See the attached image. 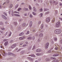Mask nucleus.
I'll use <instances>...</instances> for the list:
<instances>
[{"label":"nucleus","instance_id":"64","mask_svg":"<svg viewBox=\"0 0 62 62\" xmlns=\"http://www.w3.org/2000/svg\"><path fill=\"white\" fill-rule=\"evenodd\" d=\"M24 15V16H26V14H25Z\"/></svg>","mask_w":62,"mask_h":62},{"label":"nucleus","instance_id":"5","mask_svg":"<svg viewBox=\"0 0 62 62\" xmlns=\"http://www.w3.org/2000/svg\"><path fill=\"white\" fill-rule=\"evenodd\" d=\"M46 22L47 23H48L50 21V17H48L46 19Z\"/></svg>","mask_w":62,"mask_h":62},{"label":"nucleus","instance_id":"8","mask_svg":"<svg viewBox=\"0 0 62 62\" xmlns=\"http://www.w3.org/2000/svg\"><path fill=\"white\" fill-rule=\"evenodd\" d=\"M16 44H15L14 45H13L11 47V48H14V47H16Z\"/></svg>","mask_w":62,"mask_h":62},{"label":"nucleus","instance_id":"4","mask_svg":"<svg viewBox=\"0 0 62 62\" xmlns=\"http://www.w3.org/2000/svg\"><path fill=\"white\" fill-rule=\"evenodd\" d=\"M49 43H46L45 45V47L46 49H47L48 47Z\"/></svg>","mask_w":62,"mask_h":62},{"label":"nucleus","instance_id":"27","mask_svg":"<svg viewBox=\"0 0 62 62\" xmlns=\"http://www.w3.org/2000/svg\"><path fill=\"white\" fill-rule=\"evenodd\" d=\"M14 13H18V14H19V12H17L16 11H14Z\"/></svg>","mask_w":62,"mask_h":62},{"label":"nucleus","instance_id":"59","mask_svg":"<svg viewBox=\"0 0 62 62\" xmlns=\"http://www.w3.org/2000/svg\"><path fill=\"white\" fill-rule=\"evenodd\" d=\"M51 51L50 50H49V51H48L49 53H51Z\"/></svg>","mask_w":62,"mask_h":62},{"label":"nucleus","instance_id":"42","mask_svg":"<svg viewBox=\"0 0 62 62\" xmlns=\"http://www.w3.org/2000/svg\"><path fill=\"white\" fill-rule=\"evenodd\" d=\"M25 23H23V26H25Z\"/></svg>","mask_w":62,"mask_h":62},{"label":"nucleus","instance_id":"21","mask_svg":"<svg viewBox=\"0 0 62 62\" xmlns=\"http://www.w3.org/2000/svg\"><path fill=\"white\" fill-rule=\"evenodd\" d=\"M36 54L37 55L39 56V55H40V53H37Z\"/></svg>","mask_w":62,"mask_h":62},{"label":"nucleus","instance_id":"25","mask_svg":"<svg viewBox=\"0 0 62 62\" xmlns=\"http://www.w3.org/2000/svg\"><path fill=\"white\" fill-rule=\"evenodd\" d=\"M51 59H55V57H51Z\"/></svg>","mask_w":62,"mask_h":62},{"label":"nucleus","instance_id":"48","mask_svg":"<svg viewBox=\"0 0 62 62\" xmlns=\"http://www.w3.org/2000/svg\"><path fill=\"white\" fill-rule=\"evenodd\" d=\"M38 41L39 42V41H40V39H39L38 40Z\"/></svg>","mask_w":62,"mask_h":62},{"label":"nucleus","instance_id":"60","mask_svg":"<svg viewBox=\"0 0 62 62\" xmlns=\"http://www.w3.org/2000/svg\"><path fill=\"white\" fill-rule=\"evenodd\" d=\"M28 59H31V58H30V57H28Z\"/></svg>","mask_w":62,"mask_h":62},{"label":"nucleus","instance_id":"23","mask_svg":"<svg viewBox=\"0 0 62 62\" xmlns=\"http://www.w3.org/2000/svg\"><path fill=\"white\" fill-rule=\"evenodd\" d=\"M12 7V5L11 4L9 8H11Z\"/></svg>","mask_w":62,"mask_h":62},{"label":"nucleus","instance_id":"17","mask_svg":"<svg viewBox=\"0 0 62 62\" xmlns=\"http://www.w3.org/2000/svg\"><path fill=\"white\" fill-rule=\"evenodd\" d=\"M4 19H7V17L4 15H2Z\"/></svg>","mask_w":62,"mask_h":62},{"label":"nucleus","instance_id":"43","mask_svg":"<svg viewBox=\"0 0 62 62\" xmlns=\"http://www.w3.org/2000/svg\"><path fill=\"white\" fill-rule=\"evenodd\" d=\"M55 50H57V49H58V47H55Z\"/></svg>","mask_w":62,"mask_h":62},{"label":"nucleus","instance_id":"9","mask_svg":"<svg viewBox=\"0 0 62 62\" xmlns=\"http://www.w3.org/2000/svg\"><path fill=\"white\" fill-rule=\"evenodd\" d=\"M36 51L37 52H40V49H38L36 50Z\"/></svg>","mask_w":62,"mask_h":62},{"label":"nucleus","instance_id":"34","mask_svg":"<svg viewBox=\"0 0 62 62\" xmlns=\"http://www.w3.org/2000/svg\"><path fill=\"white\" fill-rule=\"evenodd\" d=\"M7 40H8L7 39H5L3 40V41H4V42H5V41H7Z\"/></svg>","mask_w":62,"mask_h":62},{"label":"nucleus","instance_id":"57","mask_svg":"<svg viewBox=\"0 0 62 62\" xmlns=\"http://www.w3.org/2000/svg\"><path fill=\"white\" fill-rule=\"evenodd\" d=\"M18 8V5H17V6H16L15 8Z\"/></svg>","mask_w":62,"mask_h":62},{"label":"nucleus","instance_id":"61","mask_svg":"<svg viewBox=\"0 0 62 62\" xmlns=\"http://www.w3.org/2000/svg\"><path fill=\"white\" fill-rule=\"evenodd\" d=\"M25 43L26 44H28V42H25Z\"/></svg>","mask_w":62,"mask_h":62},{"label":"nucleus","instance_id":"49","mask_svg":"<svg viewBox=\"0 0 62 62\" xmlns=\"http://www.w3.org/2000/svg\"><path fill=\"white\" fill-rule=\"evenodd\" d=\"M1 30H5V29L4 28H2L1 29Z\"/></svg>","mask_w":62,"mask_h":62},{"label":"nucleus","instance_id":"20","mask_svg":"<svg viewBox=\"0 0 62 62\" xmlns=\"http://www.w3.org/2000/svg\"><path fill=\"white\" fill-rule=\"evenodd\" d=\"M29 8L30 10H31V9H32V8H31V6L30 5L29 6Z\"/></svg>","mask_w":62,"mask_h":62},{"label":"nucleus","instance_id":"58","mask_svg":"<svg viewBox=\"0 0 62 62\" xmlns=\"http://www.w3.org/2000/svg\"><path fill=\"white\" fill-rule=\"evenodd\" d=\"M2 8V6L1 5H0V8Z\"/></svg>","mask_w":62,"mask_h":62},{"label":"nucleus","instance_id":"32","mask_svg":"<svg viewBox=\"0 0 62 62\" xmlns=\"http://www.w3.org/2000/svg\"><path fill=\"white\" fill-rule=\"evenodd\" d=\"M30 18H32V17H33V16H32V15H31V14L30 15Z\"/></svg>","mask_w":62,"mask_h":62},{"label":"nucleus","instance_id":"7","mask_svg":"<svg viewBox=\"0 0 62 62\" xmlns=\"http://www.w3.org/2000/svg\"><path fill=\"white\" fill-rule=\"evenodd\" d=\"M25 38V36H24L23 37H20L19 38V39L20 40H22V39H23Z\"/></svg>","mask_w":62,"mask_h":62},{"label":"nucleus","instance_id":"33","mask_svg":"<svg viewBox=\"0 0 62 62\" xmlns=\"http://www.w3.org/2000/svg\"><path fill=\"white\" fill-rule=\"evenodd\" d=\"M31 56H32V57H35V56L34 55H31Z\"/></svg>","mask_w":62,"mask_h":62},{"label":"nucleus","instance_id":"16","mask_svg":"<svg viewBox=\"0 0 62 62\" xmlns=\"http://www.w3.org/2000/svg\"><path fill=\"white\" fill-rule=\"evenodd\" d=\"M8 55H13L14 54H12L11 53H8Z\"/></svg>","mask_w":62,"mask_h":62},{"label":"nucleus","instance_id":"14","mask_svg":"<svg viewBox=\"0 0 62 62\" xmlns=\"http://www.w3.org/2000/svg\"><path fill=\"white\" fill-rule=\"evenodd\" d=\"M23 35V33H20L19 35V36H22Z\"/></svg>","mask_w":62,"mask_h":62},{"label":"nucleus","instance_id":"31","mask_svg":"<svg viewBox=\"0 0 62 62\" xmlns=\"http://www.w3.org/2000/svg\"><path fill=\"white\" fill-rule=\"evenodd\" d=\"M28 39H31V38L30 37H29L28 38Z\"/></svg>","mask_w":62,"mask_h":62},{"label":"nucleus","instance_id":"24","mask_svg":"<svg viewBox=\"0 0 62 62\" xmlns=\"http://www.w3.org/2000/svg\"><path fill=\"white\" fill-rule=\"evenodd\" d=\"M54 21H55V18H54L52 21V23H54Z\"/></svg>","mask_w":62,"mask_h":62},{"label":"nucleus","instance_id":"50","mask_svg":"<svg viewBox=\"0 0 62 62\" xmlns=\"http://www.w3.org/2000/svg\"><path fill=\"white\" fill-rule=\"evenodd\" d=\"M60 42L61 44H62V40H61L60 41Z\"/></svg>","mask_w":62,"mask_h":62},{"label":"nucleus","instance_id":"15","mask_svg":"<svg viewBox=\"0 0 62 62\" xmlns=\"http://www.w3.org/2000/svg\"><path fill=\"white\" fill-rule=\"evenodd\" d=\"M14 15L16 16H18V17H19L20 16V15L17 14H15Z\"/></svg>","mask_w":62,"mask_h":62},{"label":"nucleus","instance_id":"39","mask_svg":"<svg viewBox=\"0 0 62 62\" xmlns=\"http://www.w3.org/2000/svg\"><path fill=\"white\" fill-rule=\"evenodd\" d=\"M43 15V14H42V13H41V14H40V17H41Z\"/></svg>","mask_w":62,"mask_h":62},{"label":"nucleus","instance_id":"47","mask_svg":"<svg viewBox=\"0 0 62 62\" xmlns=\"http://www.w3.org/2000/svg\"><path fill=\"white\" fill-rule=\"evenodd\" d=\"M35 49V46H34L33 47V48L32 49H33H33Z\"/></svg>","mask_w":62,"mask_h":62},{"label":"nucleus","instance_id":"28","mask_svg":"<svg viewBox=\"0 0 62 62\" xmlns=\"http://www.w3.org/2000/svg\"><path fill=\"white\" fill-rule=\"evenodd\" d=\"M24 9L25 10H27H27H28V8H24Z\"/></svg>","mask_w":62,"mask_h":62},{"label":"nucleus","instance_id":"35","mask_svg":"<svg viewBox=\"0 0 62 62\" xmlns=\"http://www.w3.org/2000/svg\"><path fill=\"white\" fill-rule=\"evenodd\" d=\"M11 32H10V33L9 35V37L10 36H11Z\"/></svg>","mask_w":62,"mask_h":62},{"label":"nucleus","instance_id":"40","mask_svg":"<svg viewBox=\"0 0 62 62\" xmlns=\"http://www.w3.org/2000/svg\"><path fill=\"white\" fill-rule=\"evenodd\" d=\"M29 31H28L27 32V33H26V35L27 34H29Z\"/></svg>","mask_w":62,"mask_h":62},{"label":"nucleus","instance_id":"3","mask_svg":"<svg viewBox=\"0 0 62 62\" xmlns=\"http://www.w3.org/2000/svg\"><path fill=\"white\" fill-rule=\"evenodd\" d=\"M60 25V22H58L56 24V27H58Z\"/></svg>","mask_w":62,"mask_h":62},{"label":"nucleus","instance_id":"11","mask_svg":"<svg viewBox=\"0 0 62 62\" xmlns=\"http://www.w3.org/2000/svg\"><path fill=\"white\" fill-rule=\"evenodd\" d=\"M32 22H31L30 24V27L32 26Z\"/></svg>","mask_w":62,"mask_h":62},{"label":"nucleus","instance_id":"46","mask_svg":"<svg viewBox=\"0 0 62 62\" xmlns=\"http://www.w3.org/2000/svg\"><path fill=\"white\" fill-rule=\"evenodd\" d=\"M46 14H48V13H49V12H48L46 13Z\"/></svg>","mask_w":62,"mask_h":62},{"label":"nucleus","instance_id":"52","mask_svg":"<svg viewBox=\"0 0 62 62\" xmlns=\"http://www.w3.org/2000/svg\"><path fill=\"white\" fill-rule=\"evenodd\" d=\"M2 58V56L1 54H0V58Z\"/></svg>","mask_w":62,"mask_h":62},{"label":"nucleus","instance_id":"22","mask_svg":"<svg viewBox=\"0 0 62 62\" xmlns=\"http://www.w3.org/2000/svg\"><path fill=\"white\" fill-rule=\"evenodd\" d=\"M43 27V24H42L41 26V28L42 29Z\"/></svg>","mask_w":62,"mask_h":62},{"label":"nucleus","instance_id":"26","mask_svg":"<svg viewBox=\"0 0 62 62\" xmlns=\"http://www.w3.org/2000/svg\"><path fill=\"white\" fill-rule=\"evenodd\" d=\"M48 10L49 9H47L45 8L44 9V10L45 11H47V10Z\"/></svg>","mask_w":62,"mask_h":62},{"label":"nucleus","instance_id":"63","mask_svg":"<svg viewBox=\"0 0 62 62\" xmlns=\"http://www.w3.org/2000/svg\"><path fill=\"white\" fill-rule=\"evenodd\" d=\"M24 4V3H22V5H23Z\"/></svg>","mask_w":62,"mask_h":62},{"label":"nucleus","instance_id":"2","mask_svg":"<svg viewBox=\"0 0 62 62\" xmlns=\"http://www.w3.org/2000/svg\"><path fill=\"white\" fill-rule=\"evenodd\" d=\"M50 4H52V3H53V4H55V5H57V4H58V2H56L55 1H53V2H52V1L51 0L50 1Z\"/></svg>","mask_w":62,"mask_h":62},{"label":"nucleus","instance_id":"13","mask_svg":"<svg viewBox=\"0 0 62 62\" xmlns=\"http://www.w3.org/2000/svg\"><path fill=\"white\" fill-rule=\"evenodd\" d=\"M58 62V60H54L53 62Z\"/></svg>","mask_w":62,"mask_h":62},{"label":"nucleus","instance_id":"29","mask_svg":"<svg viewBox=\"0 0 62 62\" xmlns=\"http://www.w3.org/2000/svg\"><path fill=\"white\" fill-rule=\"evenodd\" d=\"M32 14L34 15H36V13H35L34 12H32Z\"/></svg>","mask_w":62,"mask_h":62},{"label":"nucleus","instance_id":"54","mask_svg":"<svg viewBox=\"0 0 62 62\" xmlns=\"http://www.w3.org/2000/svg\"><path fill=\"white\" fill-rule=\"evenodd\" d=\"M41 23V22L40 21H39V24H40Z\"/></svg>","mask_w":62,"mask_h":62},{"label":"nucleus","instance_id":"55","mask_svg":"<svg viewBox=\"0 0 62 62\" xmlns=\"http://www.w3.org/2000/svg\"><path fill=\"white\" fill-rule=\"evenodd\" d=\"M60 6H62V4L61 3H60Z\"/></svg>","mask_w":62,"mask_h":62},{"label":"nucleus","instance_id":"6","mask_svg":"<svg viewBox=\"0 0 62 62\" xmlns=\"http://www.w3.org/2000/svg\"><path fill=\"white\" fill-rule=\"evenodd\" d=\"M2 52L3 53H2V54H3V56H5V55H7V53H5V51L3 50Z\"/></svg>","mask_w":62,"mask_h":62},{"label":"nucleus","instance_id":"53","mask_svg":"<svg viewBox=\"0 0 62 62\" xmlns=\"http://www.w3.org/2000/svg\"><path fill=\"white\" fill-rule=\"evenodd\" d=\"M26 46V45H24L23 46V47H24V46Z\"/></svg>","mask_w":62,"mask_h":62},{"label":"nucleus","instance_id":"45","mask_svg":"<svg viewBox=\"0 0 62 62\" xmlns=\"http://www.w3.org/2000/svg\"><path fill=\"white\" fill-rule=\"evenodd\" d=\"M0 47H1V48H3V49H4V47H2V46H0Z\"/></svg>","mask_w":62,"mask_h":62},{"label":"nucleus","instance_id":"41","mask_svg":"<svg viewBox=\"0 0 62 62\" xmlns=\"http://www.w3.org/2000/svg\"><path fill=\"white\" fill-rule=\"evenodd\" d=\"M14 24H15V25H17V22H15L14 23Z\"/></svg>","mask_w":62,"mask_h":62},{"label":"nucleus","instance_id":"18","mask_svg":"<svg viewBox=\"0 0 62 62\" xmlns=\"http://www.w3.org/2000/svg\"><path fill=\"white\" fill-rule=\"evenodd\" d=\"M33 11H36V8L35 7H33Z\"/></svg>","mask_w":62,"mask_h":62},{"label":"nucleus","instance_id":"38","mask_svg":"<svg viewBox=\"0 0 62 62\" xmlns=\"http://www.w3.org/2000/svg\"><path fill=\"white\" fill-rule=\"evenodd\" d=\"M54 39L55 41L57 40V38H54Z\"/></svg>","mask_w":62,"mask_h":62},{"label":"nucleus","instance_id":"44","mask_svg":"<svg viewBox=\"0 0 62 62\" xmlns=\"http://www.w3.org/2000/svg\"><path fill=\"white\" fill-rule=\"evenodd\" d=\"M43 10V9L42 8H41L40 9V11H42Z\"/></svg>","mask_w":62,"mask_h":62},{"label":"nucleus","instance_id":"37","mask_svg":"<svg viewBox=\"0 0 62 62\" xmlns=\"http://www.w3.org/2000/svg\"><path fill=\"white\" fill-rule=\"evenodd\" d=\"M21 9H21V8H19L18 9V11H20V10H21Z\"/></svg>","mask_w":62,"mask_h":62},{"label":"nucleus","instance_id":"30","mask_svg":"<svg viewBox=\"0 0 62 62\" xmlns=\"http://www.w3.org/2000/svg\"><path fill=\"white\" fill-rule=\"evenodd\" d=\"M46 61H47L49 60V59H48V58L46 59Z\"/></svg>","mask_w":62,"mask_h":62},{"label":"nucleus","instance_id":"51","mask_svg":"<svg viewBox=\"0 0 62 62\" xmlns=\"http://www.w3.org/2000/svg\"><path fill=\"white\" fill-rule=\"evenodd\" d=\"M59 19H60V20H61V21H62V18L60 17L59 18Z\"/></svg>","mask_w":62,"mask_h":62},{"label":"nucleus","instance_id":"62","mask_svg":"<svg viewBox=\"0 0 62 62\" xmlns=\"http://www.w3.org/2000/svg\"><path fill=\"white\" fill-rule=\"evenodd\" d=\"M3 24V23H2V22H1L0 23V24Z\"/></svg>","mask_w":62,"mask_h":62},{"label":"nucleus","instance_id":"36","mask_svg":"<svg viewBox=\"0 0 62 62\" xmlns=\"http://www.w3.org/2000/svg\"><path fill=\"white\" fill-rule=\"evenodd\" d=\"M4 14L5 15V16H7V14H6V13L4 12Z\"/></svg>","mask_w":62,"mask_h":62},{"label":"nucleus","instance_id":"19","mask_svg":"<svg viewBox=\"0 0 62 62\" xmlns=\"http://www.w3.org/2000/svg\"><path fill=\"white\" fill-rule=\"evenodd\" d=\"M43 36V34H41L39 35V36L40 37H42Z\"/></svg>","mask_w":62,"mask_h":62},{"label":"nucleus","instance_id":"12","mask_svg":"<svg viewBox=\"0 0 62 62\" xmlns=\"http://www.w3.org/2000/svg\"><path fill=\"white\" fill-rule=\"evenodd\" d=\"M58 55H59L58 54H55L53 55V56H58Z\"/></svg>","mask_w":62,"mask_h":62},{"label":"nucleus","instance_id":"56","mask_svg":"<svg viewBox=\"0 0 62 62\" xmlns=\"http://www.w3.org/2000/svg\"><path fill=\"white\" fill-rule=\"evenodd\" d=\"M57 53H58L59 54H61V52H57Z\"/></svg>","mask_w":62,"mask_h":62},{"label":"nucleus","instance_id":"10","mask_svg":"<svg viewBox=\"0 0 62 62\" xmlns=\"http://www.w3.org/2000/svg\"><path fill=\"white\" fill-rule=\"evenodd\" d=\"M7 44H8V41L5 42L4 43V45H5V46H6V45H7Z\"/></svg>","mask_w":62,"mask_h":62},{"label":"nucleus","instance_id":"1","mask_svg":"<svg viewBox=\"0 0 62 62\" xmlns=\"http://www.w3.org/2000/svg\"><path fill=\"white\" fill-rule=\"evenodd\" d=\"M61 32V30L60 29H57L54 31L55 34H59Z\"/></svg>","mask_w":62,"mask_h":62}]
</instances>
